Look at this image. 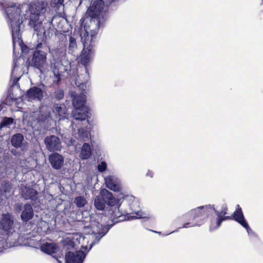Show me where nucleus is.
I'll use <instances>...</instances> for the list:
<instances>
[{
  "label": "nucleus",
  "mask_w": 263,
  "mask_h": 263,
  "mask_svg": "<svg viewBox=\"0 0 263 263\" xmlns=\"http://www.w3.org/2000/svg\"><path fill=\"white\" fill-rule=\"evenodd\" d=\"M47 55L46 45L42 43H37L35 49L32 52L30 65L37 69L42 74H45L48 71Z\"/></svg>",
  "instance_id": "nucleus-5"
},
{
  "label": "nucleus",
  "mask_w": 263,
  "mask_h": 263,
  "mask_svg": "<svg viewBox=\"0 0 263 263\" xmlns=\"http://www.w3.org/2000/svg\"><path fill=\"white\" fill-rule=\"evenodd\" d=\"M48 3L43 0H33L22 4H16L21 10L24 19L36 34L37 43L46 45V40L50 39L58 30L57 24L53 21V16L49 19L46 26H43V21L47 11Z\"/></svg>",
  "instance_id": "nucleus-1"
},
{
  "label": "nucleus",
  "mask_w": 263,
  "mask_h": 263,
  "mask_svg": "<svg viewBox=\"0 0 263 263\" xmlns=\"http://www.w3.org/2000/svg\"><path fill=\"white\" fill-rule=\"evenodd\" d=\"M86 256V253L82 250L74 252L68 251L65 255V263H83Z\"/></svg>",
  "instance_id": "nucleus-15"
},
{
  "label": "nucleus",
  "mask_w": 263,
  "mask_h": 263,
  "mask_svg": "<svg viewBox=\"0 0 263 263\" xmlns=\"http://www.w3.org/2000/svg\"><path fill=\"white\" fill-rule=\"evenodd\" d=\"M153 232H155V233H160V232H158L157 231H153Z\"/></svg>",
  "instance_id": "nucleus-52"
},
{
  "label": "nucleus",
  "mask_w": 263,
  "mask_h": 263,
  "mask_svg": "<svg viewBox=\"0 0 263 263\" xmlns=\"http://www.w3.org/2000/svg\"><path fill=\"white\" fill-rule=\"evenodd\" d=\"M55 259H57V260L58 261V262L59 263H62L61 261H60V260H59L57 258H55Z\"/></svg>",
  "instance_id": "nucleus-50"
},
{
  "label": "nucleus",
  "mask_w": 263,
  "mask_h": 263,
  "mask_svg": "<svg viewBox=\"0 0 263 263\" xmlns=\"http://www.w3.org/2000/svg\"><path fill=\"white\" fill-rule=\"evenodd\" d=\"M53 21L57 23V28L60 31L63 33H68L72 29L71 25L65 19L54 15L53 16Z\"/></svg>",
  "instance_id": "nucleus-21"
},
{
  "label": "nucleus",
  "mask_w": 263,
  "mask_h": 263,
  "mask_svg": "<svg viewBox=\"0 0 263 263\" xmlns=\"http://www.w3.org/2000/svg\"><path fill=\"white\" fill-rule=\"evenodd\" d=\"M146 176L152 178L153 177V173L152 171L148 170L146 173Z\"/></svg>",
  "instance_id": "nucleus-46"
},
{
  "label": "nucleus",
  "mask_w": 263,
  "mask_h": 263,
  "mask_svg": "<svg viewBox=\"0 0 263 263\" xmlns=\"http://www.w3.org/2000/svg\"><path fill=\"white\" fill-rule=\"evenodd\" d=\"M92 155V148L88 143H84L81 147L79 157L82 160L88 159Z\"/></svg>",
  "instance_id": "nucleus-27"
},
{
  "label": "nucleus",
  "mask_w": 263,
  "mask_h": 263,
  "mask_svg": "<svg viewBox=\"0 0 263 263\" xmlns=\"http://www.w3.org/2000/svg\"><path fill=\"white\" fill-rule=\"evenodd\" d=\"M187 222H185L182 227H178L176 230L170 232V233L168 234H166L165 235H168L170 234H172V233H175V232H177L179 231V230L181 228H189V227H192V224H191V222H190V221H186Z\"/></svg>",
  "instance_id": "nucleus-41"
},
{
  "label": "nucleus",
  "mask_w": 263,
  "mask_h": 263,
  "mask_svg": "<svg viewBox=\"0 0 263 263\" xmlns=\"http://www.w3.org/2000/svg\"><path fill=\"white\" fill-rule=\"evenodd\" d=\"M18 59H19V58L18 59H17L16 61H15V59H14L13 64V66H12V69L11 71V77H13V76L14 75L15 69L17 67V61Z\"/></svg>",
  "instance_id": "nucleus-43"
},
{
  "label": "nucleus",
  "mask_w": 263,
  "mask_h": 263,
  "mask_svg": "<svg viewBox=\"0 0 263 263\" xmlns=\"http://www.w3.org/2000/svg\"><path fill=\"white\" fill-rule=\"evenodd\" d=\"M80 87H81L82 89H85V88L86 87V84L84 83H82L80 84Z\"/></svg>",
  "instance_id": "nucleus-48"
},
{
  "label": "nucleus",
  "mask_w": 263,
  "mask_h": 263,
  "mask_svg": "<svg viewBox=\"0 0 263 263\" xmlns=\"http://www.w3.org/2000/svg\"><path fill=\"white\" fill-rule=\"evenodd\" d=\"M92 53L93 52L91 49L89 48L85 49L83 50L82 53L80 57V63L84 67V70L86 74V81H87L89 78L88 70L87 66L89 64Z\"/></svg>",
  "instance_id": "nucleus-20"
},
{
  "label": "nucleus",
  "mask_w": 263,
  "mask_h": 263,
  "mask_svg": "<svg viewBox=\"0 0 263 263\" xmlns=\"http://www.w3.org/2000/svg\"><path fill=\"white\" fill-rule=\"evenodd\" d=\"M122 198L123 202L132 201V203L129 202L128 203V209H126L125 210V213L127 214L135 213L137 216H140L139 213L140 209L139 206L138 205V202L136 201H134L135 197L134 196L128 195H126L125 196H123Z\"/></svg>",
  "instance_id": "nucleus-19"
},
{
  "label": "nucleus",
  "mask_w": 263,
  "mask_h": 263,
  "mask_svg": "<svg viewBox=\"0 0 263 263\" xmlns=\"http://www.w3.org/2000/svg\"><path fill=\"white\" fill-rule=\"evenodd\" d=\"M36 120L42 128L47 129L49 127V122L51 121V117L49 113L41 112L38 115Z\"/></svg>",
  "instance_id": "nucleus-24"
},
{
  "label": "nucleus",
  "mask_w": 263,
  "mask_h": 263,
  "mask_svg": "<svg viewBox=\"0 0 263 263\" xmlns=\"http://www.w3.org/2000/svg\"><path fill=\"white\" fill-rule=\"evenodd\" d=\"M232 219L239 223L241 226L247 221L243 215L242 209L239 204H237L235 211L232 215Z\"/></svg>",
  "instance_id": "nucleus-25"
},
{
  "label": "nucleus",
  "mask_w": 263,
  "mask_h": 263,
  "mask_svg": "<svg viewBox=\"0 0 263 263\" xmlns=\"http://www.w3.org/2000/svg\"><path fill=\"white\" fill-rule=\"evenodd\" d=\"M50 70L53 73V83L59 86L62 79L65 77L64 73L68 74L67 69L59 61L53 60L50 63Z\"/></svg>",
  "instance_id": "nucleus-9"
},
{
  "label": "nucleus",
  "mask_w": 263,
  "mask_h": 263,
  "mask_svg": "<svg viewBox=\"0 0 263 263\" xmlns=\"http://www.w3.org/2000/svg\"><path fill=\"white\" fill-rule=\"evenodd\" d=\"M4 14L11 32L13 53L17 46L21 49L22 53H28L29 49L24 44L22 39V26L23 22L26 21L21 14V9L16 6V4H12L5 9Z\"/></svg>",
  "instance_id": "nucleus-3"
},
{
  "label": "nucleus",
  "mask_w": 263,
  "mask_h": 263,
  "mask_svg": "<svg viewBox=\"0 0 263 263\" xmlns=\"http://www.w3.org/2000/svg\"><path fill=\"white\" fill-rule=\"evenodd\" d=\"M73 109L72 117L77 121H84L88 116V108L85 106L86 96L83 93L78 96L74 92L71 93Z\"/></svg>",
  "instance_id": "nucleus-6"
},
{
  "label": "nucleus",
  "mask_w": 263,
  "mask_h": 263,
  "mask_svg": "<svg viewBox=\"0 0 263 263\" xmlns=\"http://www.w3.org/2000/svg\"><path fill=\"white\" fill-rule=\"evenodd\" d=\"M65 95L64 90L62 88H58L53 93V98L57 101H60L64 98Z\"/></svg>",
  "instance_id": "nucleus-31"
},
{
  "label": "nucleus",
  "mask_w": 263,
  "mask_h": 263,
  "mask_svg": "<svg viewBox=\"0 0 263 263\" xmlns=\"http://www.w3.org/2000/svg\"><path fill=\"white\" fill-rule=\"evenodd\" d=\"M13 208L16 213H21L20 218L23 222L27 223L34 217V210L32 205L29 203L24 204L21 202L16 203Z\"/></svg>",
  "instance_id": "nucleus-10"
},
{
  "label": "nucleus",
  "mask_w": 263,
  "mask_h": 263,
  "mask_svg": "<svg viewBox=\"0 0 263 263\" xmlns=\"http://www.w3.org/2000/svg\"><path fill=\"white\" fill-rule=\"evenodd\" d=\"M74 203L78 208H81L87 203V201L83 196H79L74 198Z\"/></svg>",
  "instance_id": "nucleus-32"
},
{
  "label": "nucleus",
  "mask_w": 263,
  "mask_h": 263,
  "mask_svg": "<svg viewBox=\"0 0 263 263\" xmlns=\"http://www.w3.org/2000/svg\"><path fill=\"white\" fill-rule=\"evenodd\" d=\"M4 0H0V9L3 10V12L4 13L5 9L9 6H10L12 4H14L13 3H10L7 6H5L4 3Z\"/></svg>",
  "instance_id": "nucleus-44"
},
{
  "label": "nucleus",
  "mask_w": 263,
  "mask_h": 263,
  "mask_svg": "<svg viewBox=\"0 0 263 263\" xmlns=\"http://www.w3.org/2000/svg\"><path fill=\"white\" fill-rule=\"evenodd\" d=\"M185 221H189V217L187 216V213L180 216L177 217L173 220L172 224L174 225H178Z\"/></svg>",
  "instance_id": "nucleus-34"
},
{
  "label": "nucleus",
  "mask_w": 263,
  "mask_h": 263,
  "mask_svg": "<svg viewBox=\"0 0 263 263\" xmlns=\"http://www.w3.org/2000/svg\"><path fill=\"white\" fill-rule=\"evenodd\" d=\"M49 162L53 168L60 170L64 165V157L57 152L52 153L48 157Z\"/></svg>",
  "instance_id": "nucleus-17"
},
{
  "label": "nucleus",
  "mask_w": 263,
  "mask_h": 263,
  "mask_svg": "<svg viewBox=\"0 0 263 263\" xmlns=\"http://www.w3.org/2000/svg\"><path fill=\"white\" fill-rule=\"evenodd\" d=\"M21 196L26 200L35 201L38 198V192L33 188L25 186L22 189Z\"/></svg>",
  "instance_id": "nucleus-22"
},
{
  "label": "nucleus",
  "mask_w": 263,
  "mask_h": 263,
  "mask_svg": "<svg viewBox=\"0 0 263 263\" xmlns=\"http://www.w3.org/2000/svg\"><path fill=\"white\" fill-rule=\"evenodd\" d=\"M214 211V205L207 204L198 206L187 212L189 221H196L192 223V227H199L201 226L207 219L210 214Z\"/></svg>",
  "instance_id": "nucleus-7"
},
{
  "label": "nucleus",
  "mask_w": 263,
  "mask_h": 263,
  "mask_svg": "<svg viewBox=\"0 0 263 263\" xmlns=\"http://www.w3.org/2000/svg\"><path fill=\"white\" fill-rule=\"evenodd\" d=\"M78 133L80 137H81L84 141L85 140V138H88L89 133L87 130L81 128L79 129Z\"/></svg>",
  "instance_id": "nucleus-39"
},
{
  "label": "nucleus",
  "mask_w": 263,
  "mask_h": 263,
  "mask_svg": "<svg viewBox=\"0 0 263 263\" xmlns=\"http://www.w3.org/2000/svg\"><path fill=\"white\" fill-rule=\"evenodd\" d=\"M77 49L76 39L72 35L69 36V45L68 47V53H72Z\"/></svg>",
  "instance_id": "nucleus-30"
},
{
  "label": "nucleus",
  "mask_w": 263,
  "mask_h": 263,
  "mask_svg": "<svg viewBox=\"0 0 263 263\" xmlns=\"http://www.w3.org/2000/svg\"><path fill=\"white\" fill-rule=\"evenodd\" d=\"M107 168V165L105 161H102L97 165V170L100 173L105 172Z\"/></svg>",
  "instance_id": "nucleus-37"
},
{
  "label": "nucleus",
  "mask_w": 263,
  "mask_h": 263,
  "mask_svg": "<svg viewBox=\"0 0 263 263\" xmlns=\"http://www.w3.org/2000/svg\"><path fill=\"white\" fill-rule=\"evenodd\" d=\"M2 106H1V105H0V111L2 110Z\"/></svg>",
  "instance_id": "nucleus-51"
},
{
  "label": "nucleus",
  "mask_w": 263,
  "mask_h": 263,
  "mask_svg": "<svg viewBox=\"0 0 263 263\" xmlns=\"http://www.w3.org/2000/svg\"><path fill=\"white\" fill-rule=\"evenodd\" d=\"M11 145L16 148H20L24 152L28 148V143L25 141L24 136L21 133L13 135L10 140Z\"/></svg>",
  "instance_id": "nucleus-16"
},
{
  "label": "nucleus",
  "mask_w": 263,
  "mask_h": 263,
  "mask_svg": "<svg viewBox=\"0 0 263 263\" xmlns=\"http://www.w3.org/2000/svg\"><path fill=\"white\" fill-rule=\"evenodd\" d=\"M122 199V198L117 199V200L119 201L120 205H115L114 206L116 207L114 209H111L110 218L112 223L111 224L103 225L98 223L96 225V227L92 228L91 230V239H92V241L90 244L88 250H87V247H83L85 250H87V252H88L102 237L108 233L115 224L125 220V215L119 210L120 206L123 202V200L121 201Z\"/></svg>",
  "instance_id": "nucleus-4"
},
{
  "label": "nucleus",
  "mask_w": 263,
  "mask_h": 263,
  "mask_svg": "<svg viewBox=\"0 0 263 263\" xmlns=\"http://www.w3.org/2000/svg\"><path fill=\"white\" fill-rule=\"evenodd\" d=\"M14 225V217L10 213L2 214L0 220V230L6 233L7 235L11 232Z\"/></svg>",
  "instance_id": "nucleus-13"
},
{
  "label": "nucleus",
  "mask_w": 263,
  "mask_h": 263,
  "mask_svg": "<svg viewBox=\"0 0 263 263\" xmlns=\"http://www.w3.org/2000/svg\"><path fill=\"white\" fill-rule=\"evenodd\" d=\"M8 170L5 164L0 161V177H4L7 174Z\"/></svg>",
  "instance_id": "nucleus-38"
},
{
  "label": "nucleus",
  "mask_w": 263,
  "mask_h": 263,
  "mask_svg": "<svg viewBox=\"0 0 263 263\" xmlns=\"http://www.w3.org/2000/svg\"><path fill=\"white\" fill-rule=\"evenodd\" d=\"M220 213L222 219V222L223 221L232 219L230 216H226V215L227 214L226 210L221 209L220 210Z\"/></svg>",
  "instance_id": "nucleus-42"
},
{
  "label": "nucleus",
  "mask_w": 263,
  "mask_h": 263,
  "mask_svg": "<svg viewBox=\"0 0 263 263\" xmlns=\"http://www.w3.org/2000/svg\"><path fill=\"white\" fill-rule=\"evenodd\" d=\"M106 187L114 192H119L121 190V180L114 175H109L104 177Z\"/></svg>",
  "instance_id": "nucleus-14"
},
{
  "label": "nucleus",
  "mask_w": 263,
  "mask_h": 263,
  "mask_svg": "<svg viewBox=\"0 0 263 263\" xmlns=\"http://www.w3.org/2000/svg\"><path fill=\"white\" fill-rule=\"evenodd\" d=\"M210 224L209 230L211 232L215 231L219 228L222 222L220 211H218L214 208V211L210 214Z\"/></svg>",
  "instance_id": "nucleus-18"
},
{
  "label": "nucleus",
  "mask_w": 263,
  "mask_h": 263,
  "mask_svg": "<svg viewBox=\"0 0 263 263\" xmlns=\"http://www.w3.org/2000/svg\"><path fill=\"white\" fill-rule=\"evenodd\" d=\"M52 111L55 116L59 117V120H64L68 116L67 108L64 104H54Z\"/></svg>",
  "instance_id": "nucleus-23"
},
{
  "label": "nucleus",
  "mask_w": 263,
  "mask_h": 263,
  "mask_svg": "<svg viewBox=\"0 0 263 263\" xmlns=\"http://www.w3.org/2000/svg\"><path fill=\"white\" fill-rule=\"evenodd\" d=\"M40 248L43 252L49 255L54 254L58 251V247L53 243L45 242Z\"/></svg>",
  "instance_id": "nucleus-28"
},
{
  "label": "nucleus",
  "mask_w": 263,
  "mask_h": 263,
  "mask_svg": "<svg viewBox=\"0 0 263 263\" xmlns=\"http://www.w3.org/2000/svg\"><path fill=\"white\" fill-rule=\"evenodd\" d=\"M64 0H50V6L53 10L57 11L64 7Z\"/></svg>",
  "instance_id": "nucleus-29"
},
{
  "label": "nucleus",
  "mask_w": 263,
  "mask_h": 263,
  "mask_svg": "<svg viewBox=\"0 0 263 263\" xmlns=\"http://www.w3.org/2000/svg\"><path fill=\"white\" fill-rule=\"evenodd\" d=\"M19 79H20V78H17V77H15V78H14L13 82V85H16L17 84V82L18 81Z\"/></svg>",
  "instance_id": "nucleus-47"
},
{
  "label": "nucleus",
  "mask_w": 263,
  "mask_h": 263,
  "mask_svg": "<svg viewBox=\"0 0 263 263\" xmlns=\"http://www.w3.org/2000/svg\"><path fill=\"white\" fill-rule=\"evenodd\" d=\"M12 190V184L8 180H4L0 186V194L8 198Z\"/></svg>",
  "instance_id": "nucleus-26"
},
{
  "label": "nucleus",
  "mask_w": 263,
  "mask_h": 263,
  "mask_svg": "<svg viewBox=\"0 0 263 263\" xmlns=\"http://www.w3.org/2000/svg\"><path fill=\"white\" fill-rule=\"evenodd\" d=\"M44 91L39 86H32L28 89L24 95V97L28 101H36L41 102L44 98Z\"/></svg>",
  "instance_id": "nucleus-12"
},
{
  "label": "nucleus",
  "mask_w": 263,
  "mask_h": 263,
  "mask_svg": "<svg viewBox=\"0 0 263 263\" xmlns=\"http://www.w3.org/2000/svg\"><path fill=\"white\" fill-rule=\"evenodd\" d=\"M119 0H105L107 8L111 7V9H116Z\"/></svg>",
  "instance_id": "nucleus-36"
},
{
  "label": "nucleus",
  "mask_w": 263,
  "mask_h": 263,
  "mask_svg": "<svg viewBox=\"0 0 263 263\" xmlns=\"http://www.w3.org/2000/svg\"><path fill=\"white\" fill-rule=\"evenodd\" d=\"M13 119L10 117H5L0 123V129L8 127L13 123Z\"/></svg>",
  "instance_id": "nucleus-33"
},
{
  "label": "nucleus",
  "mask_w": 263,
  "mask_h": 263,
  "mask_svg": "<svg viewBox=\"0 0 263 263\" xmlns=\"http://www.w3.org/2000/svg\"><path fill=\"white\" fill-rule=\"evenodd\" d=\"M242 227L246 230L247 233L251 239H255L257 237V234L249 227L248 222L245 223L244 224H242Z\"/></svg>",
  "instance_id": "nucleus-35"
},
{
  "label": "nucleus",
  "mask_w": 263,
  "mask_h": 263,
  "mask_svg": "<svg viewBox=\"0 0 263 263\" xmlns=\"http://www.w3.org/2000/svg\"><path fill=\"white\" fill-rule=\"evenodd\" d=\"M115 9L107 8L105 0L94 1L87 8L85 16L80 20V26L86 34L90 33L91 40L100 28H103L109 13Z\"/></svg>",
  "instance_id": "nucleus-2"
},
{
  "label": "nucleus",
  "mask_w": 263,
  "mask_h": 263,
  "mask_svg": "<svg viewBox=\"0 0 263 263\" xmlns=\"http://www.w3.org/2000/svg\"><path fill=\"white\" fill-rule=\"evenodd\" d=\"M113 207L120 205L119 201L113 196L111 192L106 189L101 190L100 194L94 199V206L99 211H103L106 205Z\"/></svg>",
  "instance_id": "nucleus-8"
},
{
  "label": "nucleus",
  "mask_w": 263,
  "mask_h": 263,
  "mask_svg": "<svg viewBox=\"0 0 263 263\" xmlns=\"http://www.w3.org/2000/svg\"><path fill=\"white\" fill-rule=\"evenodd\" d=\"M70 126H71L72 128H74V127H73V122H71Z\"/></svg>",
  "instance_id": "nucleus-49"
},
{
  "label": "nucleus",
  "mask_w": 263,
  "mask_h": 263,
  "mask_svg": "<svg viewBox=\"0 0 263 263\" xmlns=\"http://www.w3.org/2000/svg\"><path fill=\"white\" fill-rule=\"evenodd\" d=\"M11 152L13 155L16 156H20L21 155V153L17 152L15 149H12L11 150Z\"/></svg>",
  "instance_id": "nucleus-45"
},
{
  "label": "nucleus",
  "mask_w": 263,
  "mask_h": 263,
  "mask_svg": "<svg viewBox=\"0 0 263 263\" xmlns=\"http://www.w3.org/2000/svg\"><path fill=\"white\" fill-rule=\"evenodd\" d=\"M8 247V243L5 239L3 238H0V252H2L3 250L7 249Z\"/></svg>",
  "instance_id": "nucleus-40"
},
{
  "label": "nucleus",
  "mask_w": 263,
  "mask_h": 263,
  "mask_svg": "<svg viewBox=\"0 0 263 263\" xmlns=\"http://www.w3.org/2000/svg\"><path fill=\"white\" fill-rule=\"evenodd\" d=\"M44 143L46 149L50 152L60 151L62 148V142L60 139L54 135L46 136L44 139Z\"/></svg>",
  "instance_id": "nucleus-11"
}]
</instances>
